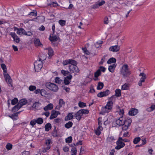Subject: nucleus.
Segmentation results:
<instances>
[{"instance_id": "obj_1", "label": "nucleus", "mask_w": 155, "mask_h": 155, "mask_svg": "<svg viewBox=\"0 0 155 155\" xmlns=\"http://www.w3.org/2000/svg\"><path fill=\"white\" fill-rule=\"evenodd\" d=\"M131 71L127 64H124L120 71V74L124 77H126L131 74Z\"/></svg>"}, {"instance_id": "obj_2", "label": "nucleus", "mask_w": 155, "mask_h": 155, "mask_svg": "<svg viewBox=\"0 0 155 155\" xmlns=\"http://www.w3.org/2000/svg\"><path fill=\"white\" fill-rule=\"evenodd\" d=\"M46 59L45 57L44 58H39L38 60L36 61L34 63V67L36 71H39L42 67V61Z\"/></svg>"}, {"instance_id": "obj_3", "label": "nucleus", "mask_w": 155, "mask_h": 155, "mask_svg": "<svg viewBox=\"0 0 155 155\" xmlns=\"http://www.w3.org/2000/svg\"><path fill=\"white\" fill-rule=\"evenodd\" d=\"M113 103L111 101H108L107 102L105 106L102 108L103 113H108L111 111L112 109Z\"/></svg>"}, {"instance_id": "obj_4", "label": "nucleus", "mask_w": 155, "mask_h": 155, "mask_svg": "<svg viewBox=\"0 0 155 155\" xmlns=\"http://www.w3.org/2000/svg\"><path fill=\"white\" fill-rule=\"evenodd\" d=\"M46 86L48 89L53 92H57L58 90V87L57 85L50 82L47 83L46 84Z\"/></svg>"}, {"instance_id": "obj_5", "label": "nucleus", "mask_w": 155, "mask_h": 155, "mask_svg": "<svg viewBox=\"0 0 155 155\" xmlns=\"http://www.w3.org/2000/svg\"><path fill=\"white\" fill-rule=\"evenodd\" d=\"M77 64V62L75 61V63H72L71 64L69 65V68L71 73L76 74L79 72V70L76 66Z\"/></svg>"}, {"instance_id": "obj_6", "label": "nucleus", "mask_w": 155, "mask_h": 155, "mask_svg": "<svg viewBox=\"0 0 155 155\" xmlns=\"http://www.w3.org/2000/svg\"><path fill=\"white\" fill-rule=\"evenodd\" d=\"M131 123L132 120L130 118H127L124 120L122 127V130H126L128 129Z\"/></svg>"}, {"instance_id": "obj_7", "label": "nucleus", "mask_w": 155, "mask_h": 155, "mask_svg": "<svg viewBox=\"0 0 155 155\" xmlns=\"http://www.w3.org/2000/svg\"><path fill=\"white\" fill-rule=\"evenodd\" d=\"M117 145L115 147V149L117 150H119L124 147L125 143L123 142V139L122 137H119L116 142Z\"/></svg>"}, {"instance_id": "obj_8", "label": "nucleus", "mask_w": 155, "mask_h": 155, "mask_svg": "<svg viewBox=\"0 0 155 155\" xmlns=\"http://www.w3.org/2000/svg\"><path fill=\"white\" fill-rule=\"evenodd\" d=\"M140 77V80L138 82V85L141 86L142 85V83H144L147 78V75L143 72H141L139 75Z\"/></svg>"}, {"instance_id": "obj_9", "label": "nucleus", "mask_w": 155, "mask_h": 155, "mask_svg": "<svg viewBox=\"0 0 155 155\" xmlns=\"http://www.w3.org/2000/svg\"><path fill=\"white\" fill-rule=\"evenodd\" d=\"M110 94V91L108 90H106L105 91L101 92L97 94V97H102L108 95Z\"/></svg>"}, {"instance_id": "obj_10", "label": "nucleus", "mask_w": 155, "mask_h": 155, "mask_svg": "<svg viewBox=\"0 0 155 155\" xmlns=\"http://www.w3.org/2000/svg\"><path fill=\"white\" fill-rule=\"evenodd\" d=\"M120 49V46L118 45L112 46L109 48V51L113 52H116L119 51Z\"/></svg>"}, {"instance_id": "obj_11", "label": "nucleus", "mask_w": 155, "mask_h": 155, "mask_svg": "<svg viewBox=\"0 0 155 155\" xmlns=\"http://www.w3.org/2000/svg\"><path fill=\"white\" fill-rule=\"evenodd\" d=\"M61 113L59 111L53 110L51 111V115L50 119H52L57 117L58 115L60 114Z\"/></svg>"}, {"instance_id": "obj_12", "label": "nucleus", "mask_w": 155, "mask_h": 155, "mask_svg": "<svg viewBox=\"0 0 155 155\" xmlns=\"http://www.w3.org/2000/svg\"><path fill=\"white\" fill-rule=\"evenodd\" d=\"M3 75L6 82L9 84H11L12 83V80L10 76L8 74V73H7L3 74Z\"/></svg>"}, {"instance_id": "obj_13", "label": "nucleus", "mask_w": 155, "mask_h": 155, "mask_svg": "<svg viewBox=\"0 0 155 155\" xmlns=\"http://www.w3.org/2000/svg\"><path fill=\"white\" fill-rule=\"evenodd\" d=\"M9 35L14 39V41L17 43H18L20 41V39L15 32H10Z\"/></svg>"}, {"instance_id": "obj_14", "label": "nucleus", "mask_w": 155, "mask_h": 155, "mask_svg": "<svg viewBox=\"0 0 155 155\" xmlns=\"http://www.w3.org/2000/svg\"><path fill=\"white\" fill-rule=\"evenodd\" d=\"M72 78L71 75H69L64 78V83L65 84L68 85L71 82V80Z\"/></svg>"}, {"instance_id": "obj_15", "label": "nucleus", "mask_w": 155, "mask_h": 155, "mask_svg": "<svg viewBox=\"0 0 155 155\" xmlns=\"http://www.w3.org/2000/svg\"><path fill=\"white\" fill-rule=\"evenodd\" d=\"M64 104L65 102L63 99H61L59 101V105L56 107L55 109L57 110H60L61 107L64 105Z\"/></svg>"}, {"instance_id": "obj_16", "label": "nucleus", "mask_w": 155, "mask_h": 155, "mask_svg": "<svg viewBox=\"0 0 155 155\" xmlns=\"http://www.w3.org/2000/svg\"><path fill=\"white\" fill-rule=\"evenodd\" d=\"M138 112L137 109L135 108H132L129 112V114L130 115L134 116L136 115Z\"/></svg>"}, {"instance_id": "obj_17", "label": "nucleus", "mask_w": 155, "mask_h": 155, "mask_svg": "<svg viewBox=\"0 0 155 155\" xmlns=\"http://www.w3.org/2000/svg\"><path fill=\"white\" fill-rule=\"evenodd\" d=\"M124 120H123L122 117L119 118L118 119L116 120L115 123L118 126H121L123 125L124 123Z\"/></svg>"}, {"instance_id": "obj_18", "label": "nucleus", "mask_w": 155, "mask_h": 155, "mask_svg": "<svg viewBox=\"0 0 155 155\" xmlns=\"http://www.w3.org/2000/svg\"><path fill=\"white\" fill-rule=\"evenodd\" d=\"M75 63V61L73 60L68 59L65 60L63 61V64L64 65H66L68 64H71L72 63Z\"/></svg>"}, {"instance_id": "obj_19", "label": "nucleus", "mask_w": 155, "mask_h": 155, "mask_svg": "<svg viewBox=\"0 0 155 155\" xmlns=\"http://www.w3.org/2000/svg\"><path fill=\"white\" fill-rule=\"evenodd\" d=\"M116 66L117 64L115 63L110 65L108 68L109 71L111 73L114 72Z\"/></svg>"}, {"instance_id": "obj_20", "label": "nucleus", "mask_w": 155, "mask_h": 155, "mask_svg": "<svg viewBox=\"0 0 155 155\" xmlns=\"http://www.w3.org/2000/svg\"><path fill=\"white\" fill-rule=\"evenodd\" d=\"M41 105V103L38 102H36L33 104L32 107L35 110H38Z\"/></svg>"}, {"instance_id": "obj_21", "label": "nucleus", "mask_w": 155, "mask_h": 155, "mask_svg": "<svg viewBox=\"0 0 155 155\" xmlns=\"http://www.w3.org/2000/svg\"><path fill=\"white\" fill-rule=\"evenodd\" d=\"M74 113H69L67 116L65 117L64 120H68L72 119L74 115Z\"/></svg>"}, {"instance_id": "obj_22", "label": "nucleus", "mask_w": 155, "mask_h": 155, "mask_svg": "<svg viewBox=\"0 0 155 155\" xmlns=\"http://www.w3.org/2000/svg\"><path fill=\"white\" fill-rule=\"evenodd\" d=\"M98 127L95 130V133L98 136L99 135L101 134V131L103 130V128L101 126V125H98Z\"/></svg>"}, {"instance_id": "obj_23", "label": "nucleus", "mask_w": 155, "mask_h": 155, "mask_svg": "<svg viewBox=\"0 0 155 155\" xmlns=\"http://www.w3.org/2000/svg\"><path fill=\"white\" fill-rule=\"evenodd\" d=\"M54 106L53 104L50 103L48 104L47 106H45L43 108L44 110L47 111L49 110H51L53 108Z\"/></svg>"}, {"instance_id": "obj_24", "label": "nucleus", "mask_w": 155, "mask_h": 155, "mask_svg": "<svg viewBox=\"0 0 155 155\" xmlns=\"http://www.w3.org/2000/svg\"><path fill=\"white\" fill-rule=\"evenodd\" d=\"M130 85L128 83H126L121 86V89L122 90H127L129 89Z\"/></svg>"}, {"instance_id": "obj_25", "label": "nucleus", "mask_w": 155, "mask_h": 155, "mask_svg": "<svg viewBox=\"0 0 155 155\" xmlns=\"http://www.w3.org/2000/svg\"><path fill=\"white\" fill-rule=\"evenodd\" d=\"M46 49L48 50V54L49 56V58H50L54 54V51L50 47H49L48 48H47Z\"/></svg>"}, {"instance_id": "obj_26", "label": "nucleus", "mask_w": 155, "mask_h": 155, "mask_svg": "<svg viewBox=\"0 0 155 155\" xmlns=\"http://www.w3.org/2000/svg\"><path fill=\"white\" fill-rule=\"evenodd\" d=\"M20 113V112H17L16 113L12 114V115L8 116V117L11 118L13 120H16L18 119V116Z\"/></svg>"}, {"instance_id": "obj_27", "label": "nucleus", "mask_w": 155, "mask_h": 155, "mask_svg": "<svg viewBox=\"0 0 155 155\" xmlns=\"http://www.w3.org/2000/svg\"><path fill=\"white\" fill-rule=\"evenodd\" d=\"M27 103V100L25 99H23L20 101L18 104L21 107L22 106L26 104Z\"/></svg>"}, {"instance_id": "obj_28", "label": "nucleus", "mask_w": 155, "mask_h": 155, "mask_svg": "<svg viewBox=\"0 0 155 155\" xmlns=\"http://www.w3.org/2000/svg\"><path fill=\"white\" fill-rule=\"evenodd\" d=\"M75 115L76 119L78 120H81V117L82 116V114L80 110H79L77 112V113L75 114Z\"/></svg>"}, {"instance_id": "obj_29", "label": "nucleus", "mask_w": 155, "mask_h": 155, "mask_svg": "<svg viewBox=\"0 0 155 155\" xmlns=\"http://www.w3.org/2000/svg\"><path fill=\"white\" fill-rule=\"evenodd\" d=\"M50 40L52 42L55 41H57L58 37L55 35H52L50 36L49 37Z\"/></svg>"}, {"instance_id": "obj_30", "label": "nucleus", "mask_w": 155, "mask_h": 155, "mask_svg": "<svg viewBox=\"0 0 155 155\" xmlns=\"http://www.w3.org/2000/svg\"><path fill=\"white\" fill-rule=\"evenodd\" d=\"M25 31L22 28H18L17 33L18 35H21L25 34Z\"/></svg>"}, {"instance_id": "obj_31", "label": "nucleus", "mask_w": 155, "mask_h": 155, "mask_svg": "<svg viewBox=\"0 0 155 155\" xmlns=\"http://www.w3.org/2000/svg\"><path fill=\"white\" fill-rule=\"evenodd\" d=\"M41 94L42 96L46 97L48 96V94L45 90L42 89H41Z\"/></svg>"}, {"instance_id": "obj_32", "label": "nucleus", "mask_w": 155, "mask_h": 155, "mask_svg": "<svg viewBox=\"0 0 155 155\" xmlns=\"http://www.w3.org/2000/svg\"><path fill=\"white\" fill-rule=\"evenodd\" d=\"M51 124L49 123H47L45 125V130L46 131H48L51 129Z\"/></svg>"}, {"instance_id": "obj_33", "label": "nucleus", "mask_w": 155, "mask_h": 155, "mask_svg": "<svg viewBox=\"0 0 155 155\" xmlns=\"http://www.w3.org/2000/svg\"><path fill=\"white\" fill-rule=\"evenodd\" d=\"M21 107V106H19V104H18L13 108L12 109V111L14 112H15L18 110Z\"/></svg>"}, {"instance_id": "obj_34", "label": "nucleus", "mask_w": 155, "mask_h": 155, "mask_svg": "<svg viewBox=\"0 0 155 155\" xmlns=\"http://www.w3.org/2000/svg\"><path fill=\"white\" fill-rule=\"evenodd\" d=\"M121 95V91L120 89H116L115 91V95L117 97H119Z\"/></svg>"}, {"instance_id": "obj_35", "label": "nucleus", "mask_w": 155, "mask_h": 155, "mask_svg": "<svg viewBox=\"0 0 155 155\" xmlns=\"http://www.w3.org/2000/svg\"><path fill=\"white\" fill-rule=\"evenodd\" d=\"M141 140V138L140 137H137L134 138L133 142L134 144H137Z\"/></svg>"}, {"instance_id": "obj_36", "label": "nucleus", "mask_w": 155, "mask_h": 155, "mask_svg": "<svg viewBox=\"0 0 155 155\" xmlns=\"http://www.w3.org/2000/svg\"><path fill=\"white\" fill-rule=\"evenodd\" d=\"M116 61L115 58H110L107 61V63L108 64H110L115 63Z\"/></svg>"}, {"instance_id": "obj_37", "label": "nucleus", "mask_w": 155, "mask_h": 155, "mask_svg": "<svg viewBox=\"0 0 155 155\" xmlns=\"http://www.w3.org/2000/svg\"><path fill=\"white\" fill-rule=\"evenodd\" d=\"M1 66L3 71V74L7 73V69L6 67L4 64H1Z\"/></svg>"}, {"instance_id": "obj_38", "label": "nucleus", "mask_w": 155, "mask_h": 155, "mask_svg": "<svg viewBox=\"0 0 155 155\" xmlns=\"http://www.w3.org/2000/svg\"><path fill=\"white\" fill-rule=\"evenodd\" d=\"M104 87V84L101 82H99L97 87V89L100 90L102 89Z\"/></svg>"}, {"instance_id": "obj_39", "label": "nucleus", "mask_w": 155, "mask_h": 155, "mask_svg": "<svg viewBox=\"0 0 155 155\" xmlns=\"http://www.w3.org/2000/svg\"><path fill=\"white\" fill-rule=\"evenodd\" d=\"M102 43L103 41H101L97 42L95 44L96 47L97 48H98L101 47L102 44Z\"/></svg>"}, {"instance_id": "obj_40", "label": "nucleus", "mask_w": 155, "mask_h": 155, "mask_svg": "<svg viewBox=\"0 0 155 155\" xmlns=\"http://www.w3.org/2000/svg\"><path fill=\"white\" fill-rule=\"evenodd\" d=\"M78 106L81 108H83L86 106V104L85 103L79 101L78 103Z\"/></svg>"}, {"instance_id": "obj_41", "label": "nucleus", "mask_w": 155, "mask_h": 155, "mask_svg": "<svg viewBox=\"0 0 155 155\" xmlns=\"http://www.w3.org/2000/svg\"><path fill=\"white\" fill-rule=\"evenodd\" d=\"M72 123L70 121H69L65 124V127L67 129H68L71 127L72 126Z\"/></svg>"}, {"instance_id": "obj_42", "label": "nucleus", "mask_w": 155, "mask_h": 155, "mask_svg": "<svg viewBox=\"0 0 155 155\" xmlns=\"http://www.w3.org/2000/svg\"><path fill=\"white\" fill-rule=\"evenodd\" d=\"M36 123L38 124H42L43 122V120L41 118L39 117L36 119Z\"/></svg>"}, {"instance_id": "obj_43", "label": "nucleus", "mask_w": 155, "mask_h": 155, "mask_svg": "<svg viewBox=\"0 0 155 155\" xmlns=\"http://www.w3.org/2000/svg\"><path fill=\"white\" fill-rule=\"evenodd\" d=\"M58 23L61 26H63L65 25L66 21L63 20H60L58 21Z\"/></svg>"}, {"instance_id": "obj_44", "label": "nucleus", "mask_w": 155, "mask_h": 155, "mask_svg": "<svg viewBox=\"0 0 155 155\" xmlns=\"http://www.w3.org/2000/svg\"><path fill=\"white\" fill-rule=\"evenodd\" d=\"M5 147L8 150H10L12 148V145L10 143H8L6 144Z\"/></svg>"}, {"instance_id": "obj_45", "label": "nucleus", "mask_w": 155, "mask_h": 155, "mask_svg": "<svg viewBox=\"0 0 155 155\" xmlns=\"http://www.w3.org/2000/svg\"><path fill=\"white\" fill-rule=\"evenodd\" d=\"M55 83L60 84L62 82V80H61L59 78L57 77L55 79Z\"/></svg>"}, {"instance_id": "obj_46", "label": "nucleus", "mask_w": 155, "mask_h": 155, "mask_svg": "<svg viewBox=\"0 0 155 155\" xmlns=\"http://www.w3.org/2000/svg\"><path fill=\"white\" fill-rule=\"evenodd\" d=\"M81 113L82 115L83 114H87L89 113V111L87 109H81L79 110Z\"/></svg>"}, {"instance_id": "obj_47", "label": "nucleus", "mask_w": 155, "mask_h": 155, "mask_svg": "<svg viewBox=\"0 0 155 155\" xmlns=\"http://www.w3.org/2000/svg\"><path fill=\"white\" fill-rule=\"evenodd\" d=\"M71 155H76L77 154V150L76 148H73L71 151Z\"/></svg>"}, {"instance_id": "obj_48", "label": "nucleus", "mask_w": 155, "mask_h": 155, "mask_svg": "<svg viewBox=\"0 0 155 155\" xmlns=\"http://www.w3.org/2000/svg\"><path fill=\"white\" fill-rule=\"evenodd\" d=\"M72 140V138L71 136L68 137L65 139L66 142L67 143H71Z\"/></svg>"}, {"instance_id": "obj_49", "label": "nucleus", "mask_w": 155, "mask_h": 155, "mask_svg": "<svg viewBox=\"0 0 155 155\" xmlns=\"http://www.w3.org/2000/svg\"><path fill=\"white\" fill-rule=\"evenodd\" d=\"M101 74V71H100L99 70H98L94 73V75L95 78H98L99 76Z\"/></svg>"}, {"instance_id": "obj_50", "label": "nucleus", "mask_w": 155, "mask_h": 155, "mask_svg": "<svg viewBox=\"0 0 155 155\" xmlns=\"http://www.w3.org/2000/svg\"><path fill=\"white\" fill-rule=\"evenodd\" d=\"M82 50H83V52L86 54L89 55L90 54L89 51L87 50V49L85 48H82Z\"/></svg>"}, {"instance_id": "obj_51", "label": "nucleus", "mask_w": 155, "mask_h": 155, "mask_svg": "<svg viewBox=\"0 0 155 155\" xmlns=\"http://www.w3.org/2000/svg\"><path fill=\"white\" fill-rule=\"evenodd\" d=\"M36 123V119H34L30 122V124L33 127Z\"/></svg>"}, {"instance_id": "obj_52", "label": "nucleus", "mask_w": 155, "mask_h": 155, "mask_svg": "<svg viewBox=\"0 0 155 155\" xmlns=\"http://www.w3.org/2000/svg\"><path fill=\"white\" fill-rule=\"evenodd\" d=\"M18 100L17 98H15L12 100L11 104L12 105H15L18 102Z\"/></svg>"}, {"instance_id": "obj_53", "label": "nucleus", "mask_w": 155, "mask_h": 155, "mask_svg": "<svg viewBox=\"0 0 155 155\" xmlns=\"http://www.w3.org/2000/svg\"><path fill=\"white\" fill-rule=\"evenodd\" d=\"M146 110L147 112H151L153 110L152 105L149 107H147L146 109Z\"/></svg>"}, {"instance_id": "obj_54", "label": "nucleus", "mask_w": 155, "mask_h": 155, "mask_svg": "<svg viewBox=\"0 0 155 155\" xmlns=\"http://www.w3.org/2000/svg\"><path fill=\"white\" fill-rule=\"evenodd\" d=\"M28 89L30 91H33L36 89V87L35 86L30 85Z\"/></svg>"}, {"instance_id": "obj_55", "label": "nucleus", "mask_w": 155, "mask_h": 155, "mask_svg": "<svg viewBox=\"0 0 155 155\" xmlns=\"http://www.w3.org/2000/svg\"><path fill=\"white\" fill-rule=\"evenodd\" d=\"M51 148V146H47V147L43 149L42 150V152L44 153L46 152L48 150Z\"/></svg>"}, {"instance_id": "obj_56", "label": "nucleus", "mask_w": 155, "mask_h": 155, "mask_svg": "<svg viewBox=\"0 0 155 155\" xmlns=\"http://www.w3.org/2000/svg\"><path fill=\"white\" fill-rule=\"evenodd\" d=\"M34 43L36 45H40V41L38 39H36L35 40Z\"/></svg>"}, {"instance_id": "obj_57", "label": "nucleus", "mask_w": 155, "mask_h": 155, "mask_svg": "<svg viewBox=\"0 0 155 155\" xmlns=\"http://www.w3.org/2000/svg\"><path fill=\"white\" fill-rule=\"evenodd\" d=\"M61 74L64 76H66L69 73V72L64 70H61Z\"/></svg>"}, {"instance_id": "obj_58", "label": "nucleus", "mask_w": 155, "mask_h": 155, "mask_svg": "<svg viewBox=\"0 0 155 155\" xmlns=\"http://www.w3.org/2000/svg\"><path fill=\"white\" fill-rule=\"evenodd\" d=\"M116 96L114 95L112 96L109 98V99L110 101H112L113 102L115 101L116 100Z\"/></svg>"}, {"instance_id": "obj_59", "label": "nucleus", "mask_w": 155, "mask_h": 155, "mask_svg": "<svg viewBox=\"0 0 155 155\" xmlns=\"http://www.w3.org/2000/svg\"><path fill=\"white\" fill-rule=\"evenodd\" d=\"M108 141L110 142H113L114 141V137L112 136L109 137L107 139Z\"/></svg>"}, {"instance_id": "obj_60", "label": "nucleus", "mask_w": 155, "mask_h": 155, "mask_svg": "<svg viewBox=\"0 0 155 155\" xmlns=\"http://www.w3.org/2000/svg\"><path fill=\"white\" fill-rule=\"evenodd\" d=\"M141 140L142 142L141 145H144L147 143V140L145 138H143L141 139Z\"/></svg>"}, {"instance_id": "obj_61", "label": "nucleus", "mask_w": 155, "mask_h": 155, "mask_svg": "<svg viewBox=\"0 0 155 155\" xmlns=\"http://www.w3.org/2000/svg\"><path fill=\"white\" fill-rule=\"evenodd\" d=\"M98 70H99L100 71H101L103 72H104L106 71V68L103 66H101Z\"/></svg>"}, {"instance_id": "obj_62", "label": "nucleus", "mask_w": 155, "mask_h": 155, "mask_svg": "<svg viewBox=\"0 0 155 155\" xmlns=\"http://www.w3.org/2000/svg\"><path fill=\"white\" fill-rule=\"evenodd\" d=\"M63 150L64 152H68L69 150L68 147L67 146H64L63 147Z\"/></svg>"}, {"instance_id": "obj_63", "label": "nucleus", "mask_w": 155, "mask_h": 155, "mask_svg": "<svg viewBox=\"0 0 155 155\" xmlns=\"http://www.w3.org/2000/svg\"><path fill=\"white\" fill-rule=\"evenodd\" d=\"M62 87L63 89L65 90L66 92H68L70 91V88L69 87H67L64 86H62Z\"/></svg>"}, {"instance_id": "obj_64", "label": "nucleus", "mask_w": 155, "mask_h": 155, "mask_svg": "<svg viewBox=\"0 0 155 155\" xmlns=\"http://www.w3.org/2000/svg\"><path fill=\"white\" fill-rule=\"evenodd\" d=\"M22 155H30V153L29 151H25L22 153Z\"/></svg>"}]
</instances>
